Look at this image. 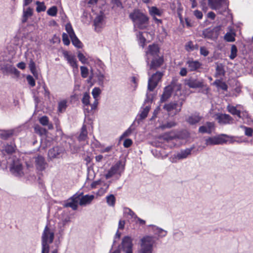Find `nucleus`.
<instances>
[{"label":"nucleus","mask_w":253,"mask_h":253,"mask_svg":"<svg viewBox=\"0 0 253 253\" xmlns=\"http://www.w3.org/2000/svg\"><path fill=\"white\" fill-rule=\"evenodd\" d=\"M234 137L226 134H222L216 136L209 137L205 140L207 146L223 144L229 142L232 143L234 142Z\"/></svg>","instance_id":"3"},{"label":"nucleus","mask_w":253,"mask_h":253,"mask_svg":"<svg viewBox=\"0 0 253 253\" xmlns=\"http://www.w3.org/2000/svg\"><path fill=\"white\" fill-rule=\"evenodd\" d=\"M101 184L100 180H98L97 181H94L92 182L90 185V187L91 189H95L97 187V186L100 185Z\"/></svg>","instance_id":"60"},{"label":"nucleus","mask_w":253,"mask_h":253,"mask_svg":"<svg viewBox=\"0 0 253 253\" xmlns=\"http://www.w3.org/2000/svg\"><path fill=\"white\" fill-rule=\"evenodd\" d=\"M39 122L42 126H45L48 125L49 120L47 116H44L40 118Z\"/></svg>","instance_id":"49"},{"label":"nucleus","mask_w":253,"mask_h":253,"mask_svg":"<svg viewBox=\"0 0 253 253\" xmlns=\"http://www.w3.org/2000/svg\"><path fill=\"white\" fill-rule=\"evenodd\" d=\"M29 67L31 73L35 75L36 73V64L32 59H31L29 64Z\"/></svg>","instance_id":"47"},{"label":"nucleus","mask_w":253,"mask_h":253,"mask_svg":"<svg viewBox=\"0 0 253 253\" xmlns=\"http://www.w3.org/2000/svg\"><path fill=\"white\" fill-rule=\"evenodd\" d=\"M187 70L186 68H184V67L180 69V71L179 72V75L182 77H185L187 75Z\"/></svg>","instance_id":"61"},{"label":"nucleus","mask_w":253,"mask_h":253,"mask_svg":"<svg viewBox=\"0 0 253 253\" xmlns=\"http://www.w3.org/2000/svg\"><path fill=\"white\" fill-rule=\"evenodd\" d=\"M227 110L232 115H236L239 118H242L241 111L236 107L229 104L227 106Z\"/></svg>","instance_id":"28"},{"label":"nucleus","mask_w":253,"mask_h":253,"mask_svg":"<svg viewBox=\"0 0 253 253\" xmlns=\"http://www.w3.org/2000/svg\"><path fill=\"white\" fill-rule=\"evenodd\" d=\"M61 150L58 147H54L49 150L48 155L50 158H58L60 154Z\"/></svg>","instance_id":"27"},{"label":"nucleus","mask_w":253,"mask_h":253,"mask_svg":"<svg viewBox=\"0 0 253 253\" xmlns=\"http://www.w3.org/2000/svg\"><path fill=\"white\" fill-rule=\"evenodd\" d=\"M218 123L222 124H230L232 123L233 119L228 114H220L217 116Z\"/></svg>","instance_id":"18"},{"label":"nucleus","mask_w":253,"mask_h":253,"mask_svg":"<svg viewBox=\"0 0 253 253\" xmlns=\"http://www.w3.org/2000/svg\"><path fill=\"white\" fill-rule=\"evenodd\" d=\"M26 79L29 84L32 87H34L35 85V81L32 76L28 75L26 77Z\"/></svg>","instance_id":"54"},{"label":"nucleus","mask_w":253,"mask_h":253,"mask_svg":"<svg viewBox=\"0 0 253 253\" xmlns=\"http://www.w3.org/2000/svg\"><path fill=\"white\" fill-rule=\"evenodd\" d=\"M70 38L72 41V42L73 44L75 46H76L78 48L81 47L82 42L79 40V39L77 38V37L76 36L75 34L74 35H73L72 36H71V37H70Z\"/></svg>","instance_id":"32"},{"label":"nucleus","mask_w":253,"mask_h":253,"mask_svg":"<svg viewBox=\"0 0 253 253\" xmlns=\"http://www.w3.org/2000/svg\"><path fill=\"white\" fill-rule=\"evenodd\" d=\"M16 148V147L15 144L11 142L10 144H7L4 146L2 152L3 154L6 153L8 155H10L15 152Z\"/></svg>","instance_id":"24"},{"label":"nucleus","mask_w":253,"mask_h":253,"mask_svg":"<svg viewBox=\"0 0 253 253\" xmlns=\"http://www.w3.org/2000/svg\"><path fill=\"white\" fill-rule=\"evenodd\" d=\"M125 169V164L122 161H119L114 165L112 166L105 174L106 179H109L117 173H120V169L124 170Z\"/></svg>","instance_id":"8"},{"label":"nucleus","mask_w":253,"mask_h":253,"mask_svg":"<svg viewBox=\"0 0 253 253\" xmlns=\"http://www.w3.org/2000/svg\"><path fill=\"white\" fill-rule=\"evenodd\" d=\"M214 84H215L217 87H220L224 91H227L228 89V85L225 82L220 80H216L214 82Z\"/></svg>","instance_id":"37"},{"label":"nucleus","mask_w":253,"mask_h":253,"mask_svg":"<svg viewBox=\"0 0 253 253\" xmlns=\"http://www.w3.org/2000/svg\"><path fill=\"white\" fill-rule=\"evenodd\" d=\"M132 240L128 236L123 238L122 242L123 251L126 253H132Z\"/></svg>","instance_id":"11"},{"label":"nucleus","mask_w":253,"mask_h":253,"mask_svg":"<svg viewBox=\"0 0 253 253\" xmlns=\"http://www.w3.org/2000/svg\"><path fill=\"white\" fill-rule=\"evenodd\" d=\"M106 202L110 206L114 207L116 203V198L114 195L110 194L106 197Z\"/></svg>","instance_id":"35"},{"label":"nucleus","mask_w":253,"mask_h":253,"mask_svg":"<svg viewBox=\"0 0 253 253\" xmlns=\"http://www.w3.org/2000/svg\"><path fill=\"white\" fill-rule=\"evenodd\" d=\"M54 237V232L46 225L44 229L42 236V253H48L49 250V245L53 242Z\"/></svg>","instance_id":"2"},{"label":"nucleus","mask_w":253,"mask_h":253,"mask_svg":"<svg viewBox=\"0 0 253 253\" xmlns=\"http://www.w3.org/2000/svg\"><path fill=\"white\" fill-rule=\"evenodd\" d=\"M150 109V108L148 106H146L144 108H143V110L140 114V118L141 119H144L147 117Z\"/></svg>","instance_id":"43"},{"label":"nucleus","mask_w":253,"mask_h":253,"mask_svg":"<svg viewBox=\"0 0 253 253\" xmlns=\"http://www.w3.org/2000/svg\"><path fill=\"white\" fill-rule=\"evenodd\" d=\"M191 149H186L184 150H181L179 153L177 154L176 158L178 159H183L186 158L189 155L191 154Z\"/></svg>","instance_id":"30"},{"label":"nucleus","mask_w":253,"mask_h":253,"mask_svg":"<svg viewBox=\"0 0 253 253\" xmlns=\"http://www.w3.org/2000/svg\"><path fill=\"white\" fill-rule=\"evenodd\" d=\"M95 99V100H94L93 103L92 104H90V105H89L91 107V109H90L91 111L95 110L97 108V105L98 103V100L97 99Z\"/></svg>","instance_id":"63"},{"label":"nucleus","mask_w":253,"mask_h":253,"mask_svg":"<svg viewBox=\"0 0 253 253\" xmlns=\"http://www.w3.org/2000/svg\"><path fill=\"white\" fill-rule=\"evenodd\" d=\"M57 13V8L56 6H53L49 8L47 11V14L51 16H55Z\"/></svg>","instance_id":"44"},{"label":"nucleus","mask_w":253,"mask_h":253,"mask_svg":"<svg viewBox=\"0 0 253 253\" xmlns=\"http://www.w3.org/2000/svg\"><path fill=\"white\" fill-rule=\"evenodd\" d=\"M176 123L174 121H170L166 123V124H162L160 126V127L162 129L166 128H170L176 126Z\"/></svg>","instance_id":"39"},{"label":"nucleus","mask_w":253,"mask_h":253,"mask_svg":"<svg viewBox=\"0 0 253 253\" xmlns=\"http://www.w3.org/2000/svg\"><path fill=\"white\" fill-rule=\"evenodd\" d=\"M102 19L101 16H98L94 20L93 23L95 30L97 32L99 31V30L98 29L100 28V25L102 24Z\"/></svg>","instance_id":"40"},{"label":"nucleus","mask_w":253,"mask_h":253,"mask_svg":"<svg viewBox=\"0 0 253 253\" xmlns=\"http://www.w3.org/2000/svg\"><path fill=\"white\" fill-rule=\"evenodd\" d=\"M81 194H75L71 198L68 200L67 202L64 205V207H70L73 210H76L78 208V204H79L80 197Z\"/></svg>","instance_id":"12"},{"label":"nucleus","mask_w":253,"mask_h":253,"mask_svg":"<svg viewBox=\"0 0 253 253\" xmlns=\"http://www.w3.org/2000/svg\"><path fill=\"white\" fill-rule=\"evenodd\" d=\"M81 76L83 78H86L88 75V70L87 67L85 66L81 67Z\"/></svg>","instance_id":"48"},{"label":"nucleus","mask_w":253,"mask_h":253,"mask_svg":"<svg viewBox=\"0 0 253 253\" xmlns=\"http://www.w3.org/2000/svg\"><path fill=\"white\" fill-rule=\"evenodd\" d=\"M12 135L11 133H9L8 132H5L2 134H1V137L3 139H7Z\"/></svg>","instance_id":"62"},{"label":"nucleus","mask_w":253,"mask_h":253,"mask_svg":"<svg viewBox=\"0 0 253 253\" xmlns=\"http://www.w3.org/2000/svg\"><path fill=\"white\" fill-rule=\"evenodd\" d=\"M35 165L39 170L42 171L45 169L47 164L42 156H38L35 159Z\"/></svg>","instance_id":"17"},{"label":"nucleus","mask_w":253,"mask_h":253,"mask_svg":"<svg viewBox=\"0 0 253 253\" xmlns=\"http://www.w3.org/2000/svg\"><path fill=\"white\" fill-rule=\"evenodd\" d=\"M101 93V90L99 87H94L92 90V94L94 99H97Z\"/></svg>","instance_id":"50"},{"label":"nucleus","mask_w":253,"mask_h":253,"mask_svg":"<svg viewBox=\"0 0 253 253\" xmlns=\"http://www.w3.org/2000/svg\"><path fill=\"white\" fill-rule=\"evenodd\" d=\"M215 74L216 76H224L225 74V71L224 70V68L222 64L217 65L215 69Z\"/></svg>","instance_id":"33"},{"label":"nucleus","mask_w":253,"mask_h":253,"mask_svg":"<svg viewBox=\"0 0 253 253\" xmlns=\"http://www.w3.org/2000/svg\"><path fill=\"white\" fill-rule=\"evenodd\" d=\"M139 42L141 43V45L142 47H144L146 42V39L145 37L143 36L142 33H141L139 36Z\"/></svg>","instance_id":"59"},{"label":"nucleus","mask_w":253,"mask_h":253,"mask_svg":"<svg viewBox=\"0 0 253 253\" xmlns=\"http://www.w3.org/2000/svg\"><path fill=\"white\" fill-rule=\"evenodd\" d=\"M193 14L195 17L198 19L201 20L203 18V14L202 11L199 10H195L193 11Z\"/></svg>","instance_id":"55"},{"label":"nucleus","mask_w":253,"mask_h":253,"mask_svg":"<svg viewBox=\"0 0 253 253\" xmlns=\"http://www.w3.org/2000/svg\"><path fill=\"white\" fill-rule=\"evenodd\" d=\"M12 67V65L5 64L1 67V70L4 74H8L11 71Z\"/></svg>","instance_id":"36"},{"label":"nucleus","mask_w":253,"mask_h":253,"mask_svg":"<svg viewBox=\"0 0 253 253\" xmlns=\"http://www.w3.org/2000/svg\"><path fill=\"white\" fill-rule=\"evenodd\" d=\"M164 61V58L162 56L153 59L151 62L150 69L156 70L163 65Z\"/></svg>","instance_id":"22"},{"label":"nucleus","mask_w":253,"mask_h":253,"mask_svg":"<svg viewBox=\"0 0 253 253\" xmlns=\"http://www.w3.org/2000/svg\"><path fill=\"white\" fill-rule=\"evenodd\" d=\"M154 241L152 237L146 236L141 239L140 253H152Z\"/></svg>","instance_id":"4"},{"label":"nucleus","mask_w":253,"mask_h":253,"mask_svg":"<svg viewBox=\"0 0 253 253\" xmlns=\"http://www.w3.org/2000/svg\"><path fill=\"white\" fill-rule=\"evenodd\" d=\"M227 0H209L208 3L209 6L213 10L219 9L222 3L225 4L227 7L228 6V3L227 2Z\"/></svg>","instance_id":"15"},{"label":"nucleus","mask_w":253,"mask_h":253,"mask_svg":"<svg viewBox=\"0 0 253 253\" xmlns=\"http://www.w3.org/2000/svg\"><path fill=\"white\" fill-rule=\"evenodd\" d=\"M36 4L37 5L36 10L38 12L44 11L46 10V6L43 2L37 1Z\"/></svg>","instance_id":"38"},{"label":"nucleus","mask_w":253,"mask_h":253,"mask_svg":"<svg viewBox=\"0 0 253 253\" xmlns=\"http://www.w3.org/2000/svg\"><path fill=\"white\" fill-rule=\"evenodd\" d=\"M10 171L15 176L22 177L24 175L22 165L18 160L13 161L10 167Z\"/></svg>","instance_id":"9"},{"label":"nucleus","mask_w":253,"mask_h":253,"mask_svg":"<svg viewBox=\"0 0 253 253\" xmlns=\"http://www.w3.org/2000/svg\"><path fill=\"white\" fill-rule=\"evenodd\" d=\"M78 57L79 60L83 64L87 62V59L83 53L79 52L78 54Z\"/></svg>","instance_id":"56"},{"label":"nucleus","mask_w":253,"mask_h":253,"mask_svg":"<svg viewBox=\"0 0 253 253\" xmlns=\"http://www.w3.org/2000/svg\"><path fill=\"white\" fill-rule=\"evenodd\" d=\"M185 48L187 51H192L194 50H198L199 45L197 44L194 45L193 42L190 41L186 44Z\"/></svg>","instance_id":"31"},{"label":"nucleus","mask_w":253,"mask_h":253,"mask_svg":"<svg viewBox=\"0 0 253 253\" xmlns=\"http://www.w3.org/2000/svg\"><path fill=\"white\" fill-rule=\"evenodd\" d=\"M149 13L152 17H156V16H161L163 11L162 10L159 9L156 6H152L149 9Z\"/></svg>","instance_id":"29"},{"label":"nucleus","mask_w":253,"mask_h":253,"mask_svg":"<svg viewBox=\"0 0 253 253\" xmlns=\"http://www.w3.org/2000/svg\"><path fill=\"white\" fill-rule=\"evenodd\" d=\"M182 104L183 102H181L180 103L179 108L177 109L178 104L177 101L171 102L169 103L166 104L164 106L163 108L168 112H169L173 110H175L176 113H179L181 111Z\"/></svg>","instance_id":"14"},{"label":"nucleus","mask_w":253,"mask_h":253,"mask_svg":"<svg viewBox=\"0 0 253 253\" xmlns=\"http://www.w3.org/2000/svg\"><path fill=\"white\" fill-rule=\"evenodd\" d=\"M243 128L245 129V134L246 136L249 137L253 136V129L252 128L245 126H243Z\"/></svg>","instance_id":"51"},{"label":"nucleus","mask_w":253,"mask_h":253,"mask_svg":"<svg viewBox=\"0 0 253 253\" xmlns=\"http://www.w3.org/2000/svg\"><path fill=\"white\" fill-rule=\"evenodd\" d=\"M160 52V48L157 44H153L148 46V51L147 52L153 56H158Z\"/></svg>","instance_id":"25"},{"label":"nucleus","mask_w":253,"mask_h":253,"mask_svg":"<svg viewBox=\"0 0 253 253\" xmlns=\"http://www.w3.org/2000/svg\"><path fill=\"white\" fill-rule=\"evenodd\" d=\"M90 96L88 92H85L84 93L83 97L82 99V102L84 106L88 107L90 105Z\"/></svg>","instance_id":"34"},{"label":"nucleus","mask_w":253,"mask_h":253,"mask_svg":"<svg viewBox=\"0 0 253 253\" xmlns=\"http://www.w3.org/2000/svg\"><path fill=\"white\" fill-rule=\"evenodd\" d=\"M209 53H210V52L206 47H205V46L200 47V53L201 55L206 57L209 55Z\"/></svg>","instance_id":"52"},{"label":"nucleus","mask_w":253,"mask_h":253,"mask_svg":"<svg viewBox=\"0 0 253 253\" xmlns=\"http://www.w3.org/2000/svg\"><path fill=\"white\" fill-rule=\"evenodd\" d=\"M34 129L37 133H39L41 135L45 134L47 132V130L45 128L38 125L35 126Z\"/></svg>","instance_id":"42"},{"label":"nucleus","mask_w":253,"mask_h":253,"mask_svg":"<svg viewBox=\"0 0 253 253\" xmlns=\"http://www.w3.org/2000/svg\"><path fill=\"white\" fill-rule=\"evenodd\" d=\"M163 76V73L160 71H157L153 74L148 80V89L150 91H153Z\"/></svg>","instance_id":"5"},{"label":"nucleus","mask_w":253,"mask_h":253,"mask_svg":"<svg viewBox=\"0 0 253 253\" xmlns=\"http://www.w3.org/2000/svg\"><path fill=\"white\" fill-rule=\"evenodd\" d=\"M9 74H14L17 76H18L20 72L15 67L13 66L11 71H10Z\"/></svg>","instance_id":"64"},{"label":"nucleus","mask_w":253,"mask_h":253,"mask_svg":"<svg viewBox=\"0 0 253 253\" xmlns=\"http://www.w3.org/2000/svg\"><path fill=\"white\" fill-rule=\"evenodd\" d=\"M132 144V141L129 138L126 139L124 140L123 145L125 148H128L131 146Z\"/></svg>","instance_id":"58"},{"label":"nucleus","mask_w":253,"mask_h":253,"mask_svg":"<svg viewBox=\"0 0 253 253\" xmlns=\"http://www.w3.org/2000/svg\"><path fill=\"white\" fill-rule=\"evenodd\" d=\"M206 125V126H202L199 127V132L202 133H211L212 129L214 127V124L212 122H208Z\"/></svg>","instance_id":"20"},{"label":"nucleus","mask_w":253,"mask_h":253,"mask_svg":"<svg viewBox=\"0 0 253 253\" xmlns=\"http://www.w3.org/2000/svg\"><path fill=\"white\" fill-rule=\"evenodd\" d=\"M65 30L69 35V37L72 36L73 35H74L75 33L74 31V30L72 28V25L71 23H67L65 26Z\"/></svg>","instance_id":"46"},{"label":"nucleus","mask_w":253,"mask_h":253,"mask_svg":"<svg viewBox=\"0 0 253 253\" xmlns=\"http://www.w3.org/2000/svg\"><path fill=\"white\" fill-rule=\"evenodd\" d=\"M237 48L234 44L232 45L231 48V53L229 58L231 60L235 59L237 55Z\"/></svg>","instance_id":"41"},{"label":"nucleus","mask_w":253,"mask_h":253,"mask_svg":"<svg viewBox=\"0 0 253 253\" xmlns=\"http://www.w3.org/2000/svg\"><path fill=\"white\" fill-rule=\"evenodd\" d=\"M33 14V9L30 7H27L25 9L24 7L23 10V15L21 19L22 23H26L28 18L31 17Z\"/></svg>","instance_id":"21"},{"label":"nucleus","mask_w":253,"mask_h":253,"mask_svg":"<svg viewBox=\"0 0 253 253\" xmlns=\"http://www.w3.org/2000/svg\"><path fill=\"white\" fill-rule=\"evenodd\" d=\"M189 71L190 72L198 71L202 68V64L198 60H189L186 62Z\"/></svg>","instance_id":"13"},{"label":"nucleus","mask_w":253,"mask_h":253,"mask_svg":"<svg viewBox=\"0 0 253 253\" xmlns=\"http://www.w3.org/2000/svg\"><path fill=\"white\" fill-rule=\"evenodd\" d=\"M185 84L191 88H204L206 86L203 79L190 77L185 80Z\"/></svg>","instance_id":"7"},{"label":"nucleus","mask_w":253,"mask_h":253,"mask_svg":"<svg viewBox=\"0 0 253 253\" xmlns=\"http://www.w3.org/2000/svg\"><path fill=\"white\" fill-rule=\"evenodd\" d=\"M64 57L66 58L68 63L73 69H78L77 59L75 55H69L67 51H64Z\"/></svg>","instance_id":"19"},{"label":"nucleus","mask_w":253,"mask_h":253,"mask_svg":"<svg viewBox=\"0 0 253 253\" xmlns=\"http://www.w3.org/2000/svg\"><path fill=\"white\" fill-rule=\"evenodd\" d=\"M203 117L200 115L199 113L195 112L189 116L186 120L187 123L191 125H194L199 123Z\"/></svg>","instance_id":"16"},{"label":"nucleus","mask_w":253,"mask_h":253,"mask_svg":"<svg viewBox=\"0 0 253 253\" xmlns=\"http://www.w3.org/2000/svg\"><path fill=\"white\" fill-rule=\"evenodd\" d=\"M132 22L133 27L139 30L146 29L149 24V17L141 10L135 8L128 15Z\"/></svg>","instance_id":"1"},{"label":"nucleus","mask_w":253,"mask_h":253,"mask_svg":"<svg viewBox=\"0 0 253 253\" xmlns=\"http://www.w3.org/2000/svg\"><path fill=\"white\" fill-rule=\"evenodd\" d=\"M220 28L215 27L213 28H208L202 32V36L205 39L215 41L217 39L219 35Z\"/></svg>","instance_id":"6"},{"label":"nucleus","mask_w":253,"mask_h":253,"mask_svg":"<svg viewBox=\"0 0 253 253\" xmlns=\"http://www.w3.org/2000/svg\"><path fill=\"white\" fill-rule=\"evenodd\" d=\"M111 3L113 4V8L115 7L123 8V4L120 0H112Z\"/></svg>","instance_id":"53"},{"label":"nucleus","mask_w":253,"mask_h":253,"mask_svg":"<svg viewBox=\"0 0 253 253\" xmlns=\"http://www.w3.org/2000/svg\"><path fill=\"white\" fill-rule=\"evenodd\" d=\"M224 39L228 42H233L235 40V34L231 33H227L224 36Z\"/></svg>","instance_id":"45"},{"label":"nucleus","mask_w":253,"mask_h":253,"mask_svg":"<svg viewBox=\"0 0 253 253\" xmlns=\"http://www.w3.org/2000/svg\"><path fill=\"white\" fill-rule=\"evenodd\" d=\"M81 195L82 193L81 194ZM94 196L85 195L84 196H81L80 197L79 204L81 206H84L90 204L94 199Z\"/></svg>","instance_id":"23"},{"label":"nucleus","mask_w":253,"mask_h":253,"mask_svg":"<svg viewBox=\"0 0 253 253\" xmlns=\"http://www.w3.org/2000/svg\"><path fill=\"white\" fill-rule=\"evenodd\" d=\"M87 138V131L85 125L84 124L81 128V132L78 137L79 141H85Z\"/></svg>","instance_id":"26"},{"label":"nucleus","mask_w":253,"mask_h":253,"mask_svg":"<svg viewBox=\"0 0 253 253\" xmlns=\"http://www.w3.org/2000/svg\"><path fill=\"white\" fill-rule=\"evenodd\" d=\"M125 212L127 215H130L132 218H135L136 217V215L135 214L134 212L129 208H126Z\"/></svg>","instance_id":"57"},{"label":"nucleus","mask_w":253,"mask_h":253,"mask_svg":"<svg viewBox=\"0 0 253 253\" xmlns=\"http://www.w3.org/2000/svg\"><path fill=\"white\" fill-rule=\"evenodd\" d=\"M174 86L175 83L172 82L170 84L164 88L163 93L160 98L161 102L167 101L171 97Z\"/></svg>","instance_id":"10"}]
</instances>
